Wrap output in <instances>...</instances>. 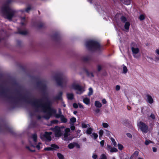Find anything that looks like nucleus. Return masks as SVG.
<instances>
[{"label": "nucleus", "mask_w": 159, "mask_h": 159, "mask_svg": "<svg viewBox=\"0 0 159 159\" xmlns=\"http://www.w3.org/2000/svg\"><path fill=\"white\" fill-rule=\"evenodd\" d=\"M30 103L35 107L37 111L47 113V114L44 116L46 119H48L52 114L56 112V110L51 107L52 102L48 99H46L44 102L42 99H33Z\"/></svg>", "instance_id": "nucleus-1"}, {"label": "nucleus", "mask_w": 159, "mask_h": 159, "mask_svg": "<svg viewBox=\"0 0 159 159\" xmlns=\"http://www.w3.org/2000/svg\"><path fill=\"white\" fill-rule=\"evenodd\" d=\"M2 10L5 17L9 20L12 19L15 12V11L10 8L7 4L3 5Z\"/></svg>", "instance_id": "nucleus-2"}, {"label": "nucleus", "mask_w": 159, "mask_h": 159, "mask_svg": "<svg viewBox=\"0 0 159 159\" xmlns=\"http://www.w3.org/2000/svg\"><path fill=\"white\" fill-rule=\"evenodd\" d=\"M86 45L87 48L91 50H99L101 49V47L99 43L95 40H91L88 41Z\"/></svg>", "instance_id": "nucleus-3"}, {"label": "nucleus", "mask_w": 159, "mask_h": 159, "mask_svg": "<svg viewBox=\"0 0 159 159\" xmlns=\"http://www.w3.org/2000/svg\"><path fill=\"white\" fill-rule=\"evenodd\" d=\"M55 80L57 84L61 87L66 86L69 81V79L66 77H62L59 75L55 76Z\"/></svg>", "instance_id": "nucleus-4"}, {"label": "nucleus", "mask_w": 159, "mask_h": 159, "mask_svg": "<svg viewBox=\"0 0 159 159\" xmlns=\"http://www.w3.org/2000/svg\"><path fill=\"white\" fill-rule=\"evenodd\" d=\"M32 138L33 140L34 144L30 142V147L27 146L26 148L28 149L31 152H34L35 150L34 148L36 147L38 149H39L40 148V145L41 143H39V144L36 145V143L37 141V135L36 134H33L32 136Z\"/></svg>", "instance_id": "nucleus-5"}, {"label": "nucleus", "mask_w": 159, "mask_h": 159, "mask_svg": "<svg viewBox=\"0 0 159 159\" xmlns=\"http://www.w3.org/2000/svg\"><path fill=\"white\" fill-rule=\"evenodd\" d=\"M51 132H45L44 133H41L40 134V138L43 141H50L51 140Z\"/></svg>", "instance_id": "nucleus-6"}, {"label": "nucleus", "mask_w": 159, "mask_h": 159, "mask_svg": "<svg viewBox=\"0 0 159 159\" xmlns=\"http://www.w3.org/2000/svg\"><path fill=\"white\" fill-rule=\"evenodd\" d=\"M138 126L143 133H146L148 131V126L142 122H139L138 124Z\"/></svg>", "instance_id": "nucleus-7"}, {"label": "nucleus", "mask_w": 159, "mask_h": 159, "mask_svg": "<svg viewBox=\"0 0 159 159\" xmlns=\"http://www.w3.org/2000/svg\"><path fill=\"white\" fill-rule=\"evenodd\" d=\"M131 50L133 57L135 58H139L140 57V54H139V49L138 48L132 47Z\"/></svg>", "instance_id": "nucleus-8"}, {"label": "nucleus", "mask_w": 159, "mask_h": 159, "mask_svg": "<svg viewBox=\"0 0 159 159\" xmlns=\"http://www.w3.org/2000/svg\"><path fill=\"white\" fill-rule=\"evenodd\" d=\"M62 129L59 127L56 126L52 130L55 132V134L56 137H59L62 134Z\"/></svg>", "instance_id": "nucleus-9"}, {"label": "nucleus", "mask_w": 159, "mask_h": 159, "mask_svg": "<svg viewBox=\"0 0 159 159\" xmlns=\"http://www.w3.org/2000/svg\"><path fill=\"white\" fill-rule=\"evenodd\" d=\"M70 129L69 128H67L65 129V133L64 134V138L63 139L65 140H70L69 139L68 136L70 135Z\"/></svg>", "instance_id": "nucleus-10"}, {"label": "nucleus", "mask_w": 159, "mask_h": 159, "mask_svg": "<svg viewBox=\"0 0 159 159\" xmlns=\"http://www.w3.org/2000/svg\"><path fill=\"white\" fill-rule=\"evenodd\" d=\"M146 101L150 104H152L153 102V100L151 96L149 94H147L146 96Z\"/></svg>", "instance_id": "nucleus-11"}, {"label": "nucleus", "mask_w": 159, "mask_h": 159, "mask_svg": "<svg viewBox=\"0 0 159 159\" xmlns=\"http://www.w3.org/2000/svg\"><path fill=\"white\" fill-rule=\"evenodd\" d=\"M76 90H77L76 93L80 94H82L85 91L84 88L80 86Z\"/></svg>", "instance_id": "nucleus-12"}, {"label": "nucleus", "mask_w": 159, "mask_h": 159, "mask_svg": "<svg viewBox=\"0 0 159 159\" xmlns=\"http://www.w3.org/2000/svg\"><path fill=\"white\" fill-rule=\"evenodd\" d=\"M139 152L138 151H135L133 154L130 156L131 158L135 159L138 155Z\"/></svg>", "instance_id": "nucleus-13"}, {"label": "nucleus", "mask_w": 159, "mask_h": 159, "mask_svg": "<svg viewBox=\"0 0 159 159\" xmlns=\"http://www.w3.org/2000/svg\"><path fill=\"white\" fill-rule=\"evenodd\" d=\"M80 86V85H79L76 84L75 82L72 84L71 85V87L75 90H76Z\"/></svg>", "instance_id": "nucleus-14"}, {"label": "nucleus", "mask_w": 159, "mask_h": 159, "mask_svg": "<svg viewBox=\"0 0 159 159\" xmlns=\"http://www.w3.org/2000/svg\"><path fill=\"white\" fill-rule=\"evenodd\" d=\"M62 93L61 92H60L58 95L54 98L55 99L61 100L62 99Z\"/></svg>", "instance_id": "nucleus-15"}, {"label": "nucleus", "mask_w": 159, "mask_h": 159, "mask_svg": "<svg viewBox=\"0 0 159 159\" xmlns=\"http://www.w3.org/2000/svg\"><path fill=\"white\" fill-rule=\"evenodd\" d=\"M83 102L86 105H89L90 103V100L89 98H85L83 99Z\"/></svg>", "instance_id": "nucleus-16"}, {"label": "nucleus", "mask_w": 159, "mask_h": 159, "mask_svg": "<svg viewBox=\"0 0 159 159\" xmlns=\"http://www.w3.org/2000/svg\"><path fill=\"white\" fill-rule=\"evenodd\" d=\"M95 106L98 108H100L102 107V104L99 101H96L95 102Z\"/></svg>", "instance_id": "nucleus-17"}, {"label": "nucleus", "mask_w": 159, "mask_h": 159, "mask_svg": "<svg viewBox=\"0 0 159 159\" xmlns=\"http://www.w3.org/2000/svg\"><path fill=\"white\" fill-rule=\"evenodd\" d=\"M67 97L69 100H72L74 97V95L72 93H68L67 94Z\"/></svg>", "instance_id": "nucleus-18"}, {"label": "nucleus", "mask_w": 159, "mask_h": 159, "mask_svg": "<svg viewBox=\"0 0 159 159\" xmlns=\"http://www.w3.org/2000/svg\"><path fill=\"white\" fill-rule=\"evenodd\" d=\"M130 25V24L129 22H125L124 25L125 29L127 30H129Z\"/></svg>", "instance_id": "nucleus-19"}, {"label": "nucleus", "mask_w": 159, "mask_h": 159, "mask_svg": "<svg viewBox=\"0 0 159 159\" xmlns=\"http://www.w3.org/2000/svg\"><path fill=\"white\" fill-rule=\"evenodd\" d=\"M18 33L22 35H25L27 34V32L25 30H19Z\"/></svg>", "instance_id": "nucleus-20"}, {"label": "nucleus", "mask_w": 159, "mask_h": 159, "mask_svg": "<svg viewBox=\"0 0 159 159\" xmlns=\"http://www.w3.org/2000/svg\"><path fill=\"white\" fill-rule=\"evenodd\" d=\"M60 119L62 123H66L67 122V119L63 115L61 116Z\"/></svg>", "instance_id": "nucleus-21"}, {"label": "nucleus", "mask_w": 159, "mask_h": 159, "mask_svg": "<svg viewBox=\"0 0 159 159\" xmlns=\"http://www.w3.org/2000/svg\"><path fill=\"white\" fill-rule=\"evenodd\" d=\"M93 129L91 128H88L86 130V133L87 134H92Z\"/></svg>", "instance_id": "nucleus-22"}, {"label": "nucleus", "mask_w": 159, "mask_h": 159, "mask_svg": "<svg viewBox=\"0 0 159 159\" xmlns=\"http://www.w3.org/2000/svg\"><path fill=\"white\" fill-rule=\"evenodd\" d=\"M90 57L88 56H85L82 57V60L84 61H87L90 59Z\"/></svg>", "instance_id": "nucleus-23"}, {"label": "nucleus", "mask_w": 159, "mask_h": 159, "mask_svg": "<svg viewBox=\"0 0 159 159\" xmlns=\"http://www.w3.org/2000/svg\"><path fill=\"white\" fill-rule=\"evenodd\" d=\"M123 73L124 74L126 73L128 71L127 67L124 65H123Z\"/></svg>", "instance_id": "nucleus-24"}, {"label": "nucleus", "mask_w": 159, "mask_h": 159, "mask_svg": "<svg viewBox=\"0 0 159 159\" xmlns=\"http://www.w3.org/2000/svg\"><path fill=\"white\" fill-rule=\"evenodd\" d=\"M81 125L82 127L83 128H86L89 126V124H86L84 123H82Z\"/></svg>", "instance_id": "nucleus-25"}, {"label": "nucleus", "mask_w": 159, "mask_h": 159, "mask_svg": "<svg viewBox=\"0 0 159 159\" xmlns=\"http://www.w3.org/2000/svg\"><path fill=\"white\" fill-rule=\"evenodd\" d=\"M89 92L88 93V95L89 96H90L93 93V90L92 88H89Z\"/></svg>", "instance_id": "nucleus-26"}, {"label": "nucleus", "mask_w": 159, "mask_h": 159, "mask_svg": "<svg viewBox=\"0 0 159 159\" xmlns=\"http://www.w3.org/2000/svg\"><path fill=\"white\" fill-rule=\"evenodd\" d=\"M57 155L59 159H64L63 156L60 153H57Z\"/></svg>", "instance_id": "nucleus-27"}, {"label": "nucleus", "mask_w": 159, "mask_h": 159, "mask_svg": "<svg viewBox=\"0 0 159 159\" xmlns=\"http://www.w3.org/2000/svg\"><path fill=\"white\" fill-rule=\"evenodd\" d=\"M120 19L121 21L123 23H125L127 20L126 18L123 16H122L121 17Z\"/></svg>", "instance_id": "nucleus-28"}, {"label": "nucleus", "mask_w": 159, "mask_h": 159, "mask_svg": "<svg viewBox=\"0 0 159 159\" xmlns=\"http://www.w3.org/2000/svg\"><path fill=\"white\" fill-rule=\"evenodd\" d=\"M75 146V143H70L68 145V147L70 149H72L74 148V146Z\"/></svg>", "instance_id": "nucleus-29"}, {"label": "nucleus", "mask_w": 159, "mask_h": 159, "mask_svg": "<svg viewBox=\"0 0 159 159\" xmlns=\"http://www.w3.org/2000/svg\"><path fill=\"white\" fill-rule=\"evenodd\" d=\"M118 151V150L116 148H113L110 150V152H116Z\"/></svg>", "instance_id": "nucleus-30"}, {"label": "nucleus", "mask_w": 159, "mask_h": 159, "mask_svg": "<svg viewBox=\"0 0 159 159\" xmlns=\"http://www.w3.org/2000/svg\"><path fill=\"white\" fill-rule=\"evenodd\" d=\"M21 24L22 25H25V17H24L23 18H21Z\"/></svg>", "instance_id": "nucleus-31"}, {"label": "nucleus", "mask_w": 159, "mask_h": 159, "mask_svg": "<svg viewBox=\"0 0 159 159\" xmlns=\"http://www.w3.org/2000/svg\"><path fill=\"white\" fill-rule=\"evenodd\" d=\"M103 134V131L102 130H99V138H100L102 137V136Z\"/></svg>", "instance_id": "nucleus-32"}, {"label": "nucleus", "mask_w": 159, "mask_h": 159, "mask_svg": "<svg viewBox=\"0 0 159 159\" xmlns=\"http://www.w3.org/2000/svg\"><path fill=\"white\" fill-rule=\"evenodd\" d=\"M100 159H107V157L104 154H102L101 155Z\"/></svg>", "instance_id": "nucleus-33"}, {"label": "nucleus", "mask_w": 159, "mask_h": 159, "mask_svg": "<svg viewBox=\"0 0 159 159\" xmlns=\"http://www.w3.org/2000/svg\"><path fill=\"white\" fill-rule=\"evenodd\" d=\"M103 127L104 128H107L108 126V124L106 123H102Z\"/></svg>", "instance_id": "nucleus-34"}, {"label": "nucleus", "mask_w": 159, "mask_h": 159, "mask_svg": "<svg viewBox=\"0 0 159 159\" xmlns=\"http://www.w3.org/2000/svg\"><path fill=\"white\" fill-rule=\"evenodd\" d=\"M111 140L112 142L113 145H114V146H115L116 145V143L115 139L113 138H111Z\"/></svg>", "instance_id": "nucleus-35"}, {"label": "nucleus", "mask_w": 159, "mask_h": 159, "mask_svg": "<svg viewBox=\"0 0 159 159\" xmlns=\"http://www.w3.org/2000/svg\"><path fill=\"white\" fill-rule=\"evenodd\" d=\"M62 115H62V114H61V113L56 114L55 115V117L57 118H61V116H62Z\"/></svg>", "instance_id": "nucleus-36"}, {"label": "nucleus", "mask_w": 159, "mask_h": 159, "mask_svg": "<svg viewBox=\"0 0 159 159\" xmlns=\"http://www.w3.org/2000/svg\"><path fill=\"white\" fill-rule=\"evenodd\" d=\"M70 121L71 123H74L76 122V119L75 117H73L70 119Z\"/></svg>", "instance_id": "nucleus-37"}, {"label": "nucleus", "mask_w": 159, "mask_h": 159, "mask_svg": "<svg viewBox=\"0 0 159 159\" xmlns=\"http://www.w3.org/2000/svg\"><path fill=\"white\" fill-rule=\"evenodd\" d=\"M118 149L120 150H122L123 148V147L122 145L121 144H118Z\"/></svg>", "instance_id": "nucleus-38"}, {"label": "nucleus", "mask_w": 159, "mask_h": 159, "mask_svg": "<svg viewBox=\"0 0 159 159\" xmlns=\"http://www.w3.org/2000/svg\"><path fill=\"white\" fill-rule=\"evenodd\" d=\"M97 70L98 71H100L102 69V66L99 65H98L97 66Z\"/></svg>", "instance_id": "nucleus-39"}, {"label": "nucleus", "mask_w": 159, "mask_h": 159, "mask_svg": "<svg viewBox=\"0 0 159 159\" xmlns=\"http://www.w3.org/2000/svg\"><path fill=\"white\" fill-rule=\"evenodd\" d=\"M92 135L93 136L95 139H96L98 137V135L97 134L94 133L92 134Z\"/></svg>", "instance_id": "nucleus-40"}, {"label": "nucleus", "mask_w": 159, "mask_h": 159, "mask_svg": "<svg viewBox=\"0 0 159 159\" xmlns=\"http://www.w3.org/2000/svg\"><path fill=\"white\" fill-rule=\"evenodd\" d=\"M139 19L142 20H143L144 18H145V17H144V16L143 15H141L140 16H139Z\"/></svg>", "instance_id": "nucleus-41"}, {"label": "nucleus", "mask_w": 159, "mask_h": 159, "mask_svg": "<svg viewBox=\"0 0 159 159\" xmlns=\"http://www.w3.org/2000/svg\"><path fill=\"white\" fill-rule=\"evenodd\" d=\"M53 148L51 147H47L44 148V150L46 151H50Z\"/></svg>", "instance_id": "nucleus-42"}, {"label": "nucleus", "mask_w": 159, "mask_h": 159, "mask_svg": "<svg viewBox=\"0 0 159 159\" xmlns=\"http://www.w3.org/2000/svg\"><path fill=\"white\" fill-rule=\"evenodd\" d=\"M51 146L53 148H58V147L57 146L54 144H52L51 145Z\"/></svg>", "instance_id": "nucleus-43"}, {"label": "nucleus", "mask_w": 159, "mask_h": 159, "mask_svg": "<svg viewBox=\"0 0 159 159\" xmlns=\"http://www.w3.org/2000/svg\"><path fill=\"white\" fill-rule=\"evenodd\" d=\"M112 148L111 146L108 145H107V149L108 151H110V150H111Z\"/></svg>", "instance_id": "nucleus-44"}, {"label": "nucleus", "mask_w": 159, "mask_h": 159, "mask_svg": "<svg viewBox=\"0 0 159 159\" xmlns=\"http://www.w3.org/2000/svg\"><path fill=\"white\" fill-rule=\"evenodd\" d=\"M100 144L101 146L102 147H103V146L104 144V140H102L100 143Z\"/></svg>", "instance_id": "nucleus-45"}, {"label": "nucleus", "mask_w": 159, "mask_h": 159, "mask_svg": "<svg viewBox=\"0 0 159 159\" xmlns=\"http://www.w3.org/2000/svg\"><path fill=\"white\" fill-rule=\"evenodd\" d=\"M150 143H151V141L150 140H146L145 141V144L146 145H147L149 144Z\"/></svg>", "instance_id": "nucleus-46"}, {"label": "nucleus", "mask_w": 159, "mask_h": 159, "mask_svg": "<svg viewBox=\"0 0 159 159\" xmlns=\"http://www.w3.org/2000/svg\"><path fill=\"white\" fill-rule=\"evenodd\" d=\"M155 61L157 62L159 61V57H156L154 58V60Z\"/></svg>", "instance_id": "nucleus-47"}, {"label": "nucleus", "mask_w": 159, "mask_h": 159, "mask_svg": "<svg viewBox=\"0 0 159 159\" xmlns=\"http://www.w3.org/2000/svg\"><path fill=\"white\" fill-rule=\"evenodd\" d=\"M150 117L152 119H154L155 118V115L153 114H151L150 116Z\"/></svg>", "instance_id": "nucleus-48"}, {"label": "nucleus", "mask_w": 159, "mask_h": 159, "mask_svg": "<svg viewBox=\"0 0 159 159\" xmlns=\"http://www.w3.org/2000/svg\"><path fill=\"white\" fill-rule=\"evenodd\" d=\"M120 86L119 85H117L116 87V90L117 91H119L120 89Z\"/></svg>", "instance_id": "nucleus-49"}, {"label": "nucleus", "mask_w": 159, "mask_h": 159, "mask_svg": "<svg viewBox=\"0 0 159 159\" xmlns=\"http://www.w3.org/2000/svg\"><path fill=\"white\" fill-rule=\"evenodd\" d=\"M73 107L74 108H76L78 107V105L76 103H74L73 104Z\"/></svg>", "instance_id": "nucleus-50"}, {"label": "nucleus", "mask_w": 159, "mask_h": 159, "mask_svg": "<svg viewBox=\"0 0 159 159\" xmlns=\"http://www.w3.org/2000/svg\"><path fill=\"white\" fill-rule=\"evenodd\" d=\"M92 157L93 159H97V156L96 154L93 155L92 156Z\"/></svg>", "instance_id": "nucleus-51"}, {"label": "nucleus", "mask_w": 159, "mask_h": 159, "mask_svg": "<svg viewBox=\"0 0 159 159\" xmlns=\"http://www.w3.org/2000/svg\"><path fill=\"white\" fill-rule=\"evenodd\" d=\"M102 102L104 104H105L107 103V102L106 100L105 99H103L102 100Z\"/></svg>", "instance_id": "nucleus-52"}, {"label": "nucleus", "mask_w": 159, "mask_h": 159, "mask_svg": "<svg viewBox=\"0 0 159 159\" xmlns=\"http://www.w3.org/2000/svg\"><path fill=\"white\" fill-rule=\"evenodd\" d=\"M127 136L130 138H131L132 137V136L131 134L130 133H127L126 134Z\"/></svg>", "instance_id": "nucleus-53"}, {"label": "nucleus", "mask_w": 159, "mask_h": 159, "mask_svg": "<svg viewBox=\"0 0 159 159\" xmlns=\"http://www.w3.org/2000/svg\"><path fill=\"white\" fill-rule=\"evenodd\" d=\"M152 150L153 152H156L157 151V148L155 147H153L152 148Z\"/></svg>", "instance_id": "nucleus-54"}, {"label": "nucleus", "mask_w": 159, "mask_h": 159, "mask_svg": "<svg viewBox=\"0 0 159 159\" xmlns=\"http://www.w3.org/2000/svg\"><path fill=\"white\" fill-rule=\"evenodd\" d=\"M78 105H79V106L80 108H82V109L84 108L83 106V105H82L81 104L79 103Z\"/></svg>", "instance_id": "nucleus-55"}, {"label": "nucleus", "mask_w": 159, "mask_h": 159, "mask_svg": "<svg viewBox=\"0 0 159 159\" xmlns=\"http://www.w3.org/2000/svg\"><path fill=\"white\" fill-rule=\"evenodd\" d=\"M95 111L96 113H98L100 112V110L99 109H97L95 110Z\"/></svg>", "instance_id": "nucleus-56"}, {"label": "nucleus", "mask_w": 159, "mask_h": 159, "mask_svg": "<svg viewBox=\"0 0 159 159\" xmlns=\"http://www.w3.org/2000/svg\"><path fill=\"white\" fill-rule=\"evenodd\" d=\"M75 146L77 148H80V146L78 144L75 143Z\"/></svg>", "instance_id": "nucleus-57"}, {"label": "nucleus", "mask_w": 159, "mask_h": 159, "mask_svg": "<svg viewBox=\"0 0 159 159\" xmlns=\"http://www.w3.org/2000/svg\"><path fill=\"white\" fill-rule=\"evenodd\" d=\"M30 8L29 7L27 8L26 9L25 11L27 12H28L30 10Z\"/></svg>", "instance_id": "nucleus-58"}, {"label": "nucleus", "mask_w": 159, "mask_h": 159, "mask_svg": "<svg viewBox=\"0 0 159 159\" xmlns=\"http://www.w3.org/2000/svg\"><path fill=\"white\" fill-rule=\"evenodd\" d=\"M155 52L157 54L159 55V49H157L155 51Z\"/></svg>", "instance_id": "nucleus-59"}, {"label": "nucleus", "mask_w": 159, "mask_h": 159, "mask_svg": "<svg viewBox=\"0 0 159 159\" xmlns=\"http://www.w3.org/2000/svg\"><path fill=\"white\" fill-rule=\"evenodd\" d=\"M70 128L72 130H75V126L73 125Z\"/></svg>", "instance_id": "nucleus-60"}, {"label": "nucleus", "mask_w": 159, "mask_h": 159, "mask_svg": "<svg viewBox=\"0 0 159 159\" xmlns=\"http://www.w3.org/2000/svg\"><path fill=\"white\" fill-rule=\"evenodd\" d=\"M82 140L84 141H85L86 140V138L85 137L82 138Z\"/></svg>", "instance_id": "nucleus-61"}, {"label": "nucleus", "mask_w": 159, "mask_h": 159, "mask_svg": "<svg viewBox=\"0 0 159 159\" xmlns=\"http://www.w3.org/2000/svg\"><path fill=\"white\" fill-rule=\"evenodd\" d=\"M147 58L148 59H150L151 60H153V59L152 57H147Z\"/></svg>", "instance_id": "nucleus-62"}, {"label": "nucleus", "mask_w": 159, "mask_h": 159, "mask_svg": "<svg viewBox=\"0 0 159 159\" xmlns=\"http://www.w3.org/2000/svg\"><path fill=\"white\" fill-rule=\"evenodd\" d=\"M77 113V111H74L73 112L74 114H75V115H76Z\"/></svg>", "instance_id": "nucleus-63"}, {"label": "nucleus", "mask_w": 159, "mask_h": 159, "mask_svg": "<svg viewBox=\"0 0 159 159\" xmlns=\"http://www.w3.org/2000/svg\"><path fill=\"white\" fill-rule=\"evenodd\" d=\"M59 113H61V112L60 109H59Z\"/></svg>", "instance_id": "nucleus-64"}]
</instances>
